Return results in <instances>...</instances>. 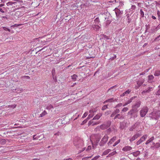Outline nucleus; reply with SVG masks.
I'll list each match as a JSON object with an SVG mask.
<instances>
[{
  "instance_id": "obj_43",
  "label": "nucleus",
  "mask_w": 160,
  "mask_h": 160,
  "mask_svg": "<svg viewBox=\"0 0 160 160\" xmlns=\"http://www.w3.org/2000/svg\"><path fill=\"white\" fill-rule=\"evenodd\" d=\"M94 21L95 22H99V20L98 18H96L95 20Z\"/></svg>"
},
{
  "instance_id": "obj_16",
  "label": "nucleus",
  "mask_w": 160,
  "mask_h": 160,
  "mask_svg": "<svg viewBox=\"0 0 160 160\" xmlns=\"http://www.w3.org/2000/svg\"><path fill=\"white\" fill-rule=\"evenodd\" d=\"M116 87V86L112 87L108 90V91L109 92L110 91H111V92H113L115 91L116 90V89H115Z\"/></svg>"
},
{
  "instance_id": "obj_11",
  "label": "nucleus",
  "mask_w": 160,
  "mask_h": 160,
  "mask_svg": "<svg viewBox=\"0 0 160 160\" xmlns=\"http://www.w3.org/2000/svg\"><path fill=\"white\" fill-rule=\"evenodd\" d=\"M116 101V99H114L113 98H111L105 101L103 103L105 104L106 102L112 103Z\"/></svg>"
},
{
  "instance_id": "obj_39",
  "label": "nucleus",
  "mask_w": 160,
  "mask_h": 160,
  "mask_svg": "<svg viewBox=\"0 0 160 160\" xmlns=\"http://www.w3.org/2000/svg\"><path fill=\"white\" fill-rule=\"evenodd\" d=\"M140 12H141V16L142 17H143L144 15L143 12L142 11V10H140Z\"/></svg>"
},
{
  "instance_id": "obj_53",
  "label": "nucleus",
  "mask_w": 160,
  "mask_h": 160,
  "mask_svg": "<svg viewBox=\"0 0 160 160\" xmlns=\"http://www.w3.org/2000/svg\"><path fill=\"white\" fill-rule=\"evenodd\" d=\"M59 135V132H58V133H56L54 134L55 135Z\"/></svg>"
},
{
  "instance_id": "obj_37",
  "label": "nucleus",
  "mask_w": 160,
  "mask_h": 160,
  "mask_svg": "<svg viewBox=\"0 0 160 160\" xmlns=\"http://www.w3.org/2000/svg\"><path fill=\"white\" fill-rule=\"evenodd\" d=\"M92 148V147L91 146H89L86 149V151H89Z\"/></svg>"
},
{
  "instance_id": "obj_32",
  "label": "nucleus",
  "mask_w": 160,
  "mask_h": 160,
  "mask_svg": "<svg viewBox=\"0 0 160 160\" xmlns=\"http://www.w3.org/2000/svg\"><path fill=\"white\" fill-rule=\"evenodd\" d=\"M100 156L99 155L95 157H94L91 160H97L98 158H99Z\"/></svg>"
},
{
  "instance_id": "obj_6",
  "label": "nucleus",
  "mask_w": 160,
  "mask_h": 160,
  "mask_svg": "<svg viewBox=\"0 0 160 160\" xmlns=\"http://www.w3.org/2000/svg\"><path fill=\"white\" fill-rule=\"evenodd\" d=\"M22 12L20 11H17L15 13L14 15L12 16L14 17V18H18L22 16Z\"/></svg>"
},
{
  "instance_id": "obj_8",
  "label": "nucleus",
  "mask_w": 160,
  "mask_h": 160,
  "mask_svg": "<svg viewBox=\"0 0 160 160\" xmlns=\"http://www.w3.org/2000/svg\"><path fill=\"white\" fill-rule=\"evenodd\" d=\"M132 149V148L129 146H126L123 148L122 150L125 152H128L130 151Z\"/></svg>"
},
{
  "instance_id": "obj_46",
  "label": "nucleus",
  "mask_w": 160,
  "mask_h": 160,
  "mask_svg": "<svg viewBox=\"0 0 160 160\" xmlns=\"http://www.w3.org/2000/svg\"><path fill=\"white\" fill-rule=\"evenodd\" d=\"M22 78H26L28 79H29L30 78V77L28 76H24L22 77Z\"/></svg>"
},
{
  "instance_id": "obj_31",
  "label": "nucleus",
  "mask_w": 160,
  "mask_h": 160,
  "mask_svg": "<svg viewBox=\"0 0 160 160\" xmlns=\"http://www.w3.org/2000/svg\"><path fill=\"white\" fill-rule=\"evenodd\" d=\"M23 25V24H15L13 25H12V26H11V28H12L14 27H18L19 26H21Z\"/></svg>"
},
{
  "instance_id": "obj_63",
  "label": "nucleus",
  "mask_w": 160,
  "mask_h": 160,
  "mask_svg": "<svg viewBox=\"0 0 160 160\" xmlns=\"http://www.w3.org/2000/svg\"><path fill=\"white\" fill-rule=\"evenodd\" d=\"M120 160H126L125 158H122Z\"/></svg>"
},
{
  "instance_id": "obj_45",
  "label": "nucleus",
  "mask_w": 160,
  "mask_h": 160,
  "mask_svg": "<svg viewBox=\"0 0 160 160\" xmlns=\"http://www.w3.org/2000/svg\"><path fill=\"white\" fill-rule=\"evenodd\" d=\"M120 139H119L116 142L114 143L116 145H117L120 142Z\"/></svg>"
},
{
  "instance_id": "obj_44",
  "label": "nucleus",
  "mask_w": 160,
  "mask_h": 160,
  "mask_svg": "<svg viewBox=\"0 0 160 160\" xmlns=\"http://www.w3.org/2000/svg\"><path fill=\"white\" fill-rule=\"evenodd\" d=\"M154 137L153 136L151 138H150L149 140L151 142L154 139Z\"/></svg>"
},
{
  "instance_id": "obj_17",
  "label": "nucleus",
  "mask_w": 160,
  "mask_h": 160,
  "mask_svg": "<svg viewBox=\"0 0 160 160\" xmlns=\"http://www.w3.org/2000/svg\"><path fill=\"white\" fill-rule=\"evenodd\" d=\"M136 97H132V98H131L129 100H128L125 103V104L124 105V106H125V105H127V104L130 103L131 102L132 100L135 98Z\"/></svg>"
},
{
  "instance_id": "obj_42",
  "label": "nucleus",
  "mask_w": 160,
  "mask_h": 160,
  "mask_svg": "<svg viewBox=\"0 0 160 160\" xmlns=\"http://www.w3.org/2000/svg\"><path fill=\"white\" fill-rule=\"evenodd\" d=\"M3 28L4 30L8 31L9 32L10 31V30L9 29L5 27H3Z\"/></svg>"
},
{
  "instance_id": "obj_41",
  "label": "nucleus",
  "mask_w": 160,
  "mask_h": 160,
  "mask_svg": "<svg viewBox=\"0 0 160 160\" xmlns=\"http://www.w3.org/2000/svg\"><path fill=\"white\" fill-rule=\"evenodd\" d=\"M135 128V126H132V127H130L129 128V130L130 131H133V129Z\"/></svg>"
},
{
  "instance_id": "obj_9",
  "label": "nucleus",
  "mask_w": 160,
  "mask_h": 160,
  "mask_svg": "<svg viewBox=\"0 0 160 160\" xmlns=\"http://www.w3.org/2000/svg\"><path fill=\"white\" fill-rule=\"evenodd\" d=\"M116 137H112L110 140L109 142L108 143V144L109 145L112 144V142H114L116 140Z\"/></svg>"
},
{
  "instance_id": "obj_30",
  "label": "nucleus",
  "mask_w": 160,
  "mask_h": 160,
  "mask_svg": "<svg viewBox=\"0 0 160 160\" xmlns=\"http://www.w3.org/2000/svg\"><path fill=\"white\" fill-rule=\"evenodd\" d=\"M39 138V136H36V135H34L33 136V139L34 140H36L38 139Z\"/></svg>"
},
{
  "instance_id": "obj_49",
  "label": "nucleus",
  "mask_w": 160,
  "mask_h": 160,
  "mask_svg": "<svg viewBox=\"0 0 160 160\" xmlns=\"http://www.w3.org/2000/svg\"><path fill=\"white\" fill-rule=\"evenodd\" d=\"M126 95V94H125V92L123 93L122 94L120 95L121 97H123Z\"/></svg>"
},
{
  "instance_id": "obj_36",
  "label": "nucleus",
  "mask_w": 160,
  "mask_h": 160,
  "mask_svg": "<svg viewBox=\"0 0 160 160\" xmlns=\"http://www.w3.org/2000/svg\"><path fill=\"white\" fill-rule=\"evenodd\" d=\"M121 116L119 114H118L114 118V119L116 118H117L120 119L121 118Z\"/></svg>"
},
{
  "instance_id": "obj_10",
  "label": "nucleus",
  "mask_w": 160,
  "mask_h": 160,
  "mask_svg": "<svg viewBox=\"0 0 160 160\" xmlns=\"http://www.w3.org/2000/svg\"><path fill=\"white\" fill-rule=\"evenodd\" d=\"M93 119H92V120H90V121H89L88 122V125H92V126H94V125H95L98 124L99 123V122H94L93 121Z\"/></svg>"
},
{
  "instance_id": "obj_18",
  "label": "nucleus",
  "mask_w": 160,
  "mask_h": 160,
  "mask_svg": "<svg viewBox=\"0 0 160 160\" xmlns=\"http://www.w3.org/2000/svg\"><path fill=\"white\" fill-rule=\"evenodd\" d=\"M140 105V103L138 102L136 103L135 105L133 106V108L134 109H136L137 108L139 107Z\"/></svg>"
},
{
  "instance_id": "obj_19",
  "label": "nucleus",
  "mask_w": 160,
  "mask_h": 160,
  "mask_svg": "<svg viewBox=\"0 0 160 160\" xmlns=\"http://www.w3.org/2000/svg\"><path fill=\"white\" fill-rule=\"evenodd\" d=\"M110 151H111L110 149H108L107 150L105 151L104 152H103V153H102V155H105L108 154Z\"/></svg>"
},
{
  "instance_id": "obj_48",
  "label": "nucleus",
  "mask_w": 160,
  "mask_h": 160,
  "mask_svg": "<svg viewBox=\"0 0 160 160\" xmlns=\"http://www.w3.org/2000/svg\"><path fill=\"white\" fill-rule=\"evenodd\" d=\"M150 142H151L149 141V140H147L146 141L145 144L146 145H147V144H148V143H149Z\"/></svg>"
},
{
  "instance_id": "obj_58",
  "label": "nucleus",
  "mask_w": 160,
  "mask_h": 160,
  "mask_svg": "<svg viewBox=\"0 0 160 160\" xmlns=\"http://www.w3.org/2000/svg\"><path fill=\"white\" fill-rule=\"evenodd\" d=\"M85 148H84L83 149H82V151H81L80 152H82L83 151H84V150H85Z\"/></svg>"
},
{
  "instance_id": "obj_62",
  "label": "nucleus",
  "mask_w": 160,
  "mask_h": 160,
  "mask_svg": "<svg viewBox=\"0 0 160 160\" xmlns=\"http://www.w3.org/2000/svg\"><path fill=\"white\" fill-rule=\"evenodd\" d=\"M116 145L114 143V144L113 145V147H115L116 146Z\"/></svg>"
},
{
  "instance_id": "obj_50",
  "label": "nucleus",
  "mask_w": 160,
  "mask_h": 160,
  "mask_svg": "<svg viewBox=\"0 0 160 160\" xmlns=\"http://www.w3.org/2000/svg\"><path fill=\"white\" fill-rule=\"evenodd\" d=\"M157 14L158 15L159 18L160 17V12L158 11L157 12Z\"/></svg>"
},
{
  "instance_id": "obj_1",
  "label": "nucleus",
  "mask_w": 160,
  "mask_h": 160,
  "mask_svg": "<svg viewBox=\"0 0 160 160\" xmlns=\"http://www.w3.org/2000/svg\"><path fill=\"white\" fill-rule=\"evenodd\" d=\"M108 139V137L107 135H105L102 138L99 143V145L101 146H103L107 142Z\"/></svg>"
},
{
  "instance_id": "obj_3",
  "label": "nucleus",
  "mask_w": 160,
  "mask_h": 160,
  "mask_svg": "<svg viewBox=\"0 0 160 160\" xmlns=\"http://www.w3.org/2000/svg\"><path fill=\"white\" fill-rule=\"evenodd\" d=\"M151 117L152 118H154L155 119H157L159 117V115L158 112L157 111H153L151 114Z\"/></svg>"
},
{
  "instance_id": "obj_20",
  "label": "nucleus",
  "mask_w": 160,
  "mask_h": 160,
  "mask_svg": "<svg viewBox=\"0 0 160 160\" xmlns=\"http://www.w3.org/2000/svg\"><path fill=\"white\" fill-rule=\"evenodd\" d=\"M77 77L78 76L75 74H73L71 76L72 79L74 81H75L76 80Z\"/></svg>"
},
{
  "instance_id": "obj_52",
  "label": "nucleus",
  "mask_w": 160,
  "mask_h": 160,
  "mask_svg": "<svg viewBox=\"0 0 160 160\" xmlns=\"http://www.w3.org/2000/svg\"><path fill=\"white\" fill-rule=\"evenodd\" d=\"M152 18H153V19H156V18L153 15L152 16Z\"/></svg>"
},
{
  "instance_id": "obj_61",
  "label": "nucleus",
  "mask_w": 160,
  "mask_h": 160,
  "mask_svg": "<svg viewBox=\"0 0 160 160\" xmlns=\"http://www.w3.org/2000/svg\"><path fill=\"white\" fill-rule=\"evenodd\" d=\"M6 0H2V2H5L6 1Z\"/></svg>"
},
{
  "instance_id": "obj_64",
  "label": "nucleus",
  "mask_w": 160,
  "mask_h": 160,
  "mask_svg": "<svg viewBox=\"0 0 160 160\" xmlns=\"http://www.w3.org/2000/svg\"><path fill=\"white\" fill-rule=\"evenodd\" d=\"M136 160H140V159L139 158H138Z\"/></svg>"
},
{
  "instance_id": "obj_28",
  "label": "nucleus",
  "mask_w": 160,
  "mask_h": 160,
  "mask_svg": "<svg viewBox=\"0 0 160 160\" xmlns=\"http://www.w3.org/2000/svg\"><path fill=\"white\" fill-rule=\"evenodd\" d=\"M103 38H104V39L106 40L111 39V38H110V37L107 36L105 35H103Z\"/></svg>"
},
{
  "instance_id": "obj_27",
  "label": "nucleus",
  "mask_w": 160,
  "mask_h": 160,
  "mask_svg": "<svg viewBox=\"0 0 160 160\" xmlns=\"http://www.w3.org/2000/svg\"><path fill=\"white\" fill-rule=\"evenodd\" d=\"M154 147L156 148H159L160 147V143L158 142L156 143L154 145Z\"/></svg>"
},
{
  "instance_id": "obj_7",
  "label": "nucleus",
  "mask_w": 160,
  "mask_h": 160,
  "mask_svg": "<svg viewBox=\"0 0 160 160\" xmlns=\"http://www.w3.org/2000/svg\"><path fill=\"white\" fill-rule=\"evenodd\" d=\"M18 4V2H14L12 3L11 2V5L12 7V8H13V9H11L12 10H14L15 9H17L18 8V7H17V5Z\"/></svg>"
},
{
  "instance_id": "obj_40",
  "label": "nucleus",
  "mask_w": 160,
  "mask_h": 160,
  "mask_svg": "<svg viewBox=\"0 0 160 160\" xmlns=\"http://www.w3.org/2000/svg\"><path fill=\"white\" fill-rule=\"evenodd\" d=\"M21 85H20V86H18V85H17V84H15L14 85V86H15V87L16 88V89H18L19 88H21L20 86H21Z\"/></svg>"
},
{
  "instance_id": "obj_13",
  "label": "nucleus",
  "mask_w": 160,
  "mask_h": 160,
  "mask_svg": "<svg viewBox=\"0 0 160 160\" xmlns=\"http://www.w3.org/2000/svg\"><path fill=\"white\" fill-rule=\"evenodd\" d=\"M147 113V111H140V114L142 117H144Z\"/></svg>"
},
{
  "instance_id": "obj_51",
  "label": "nucleus",
  "mask_w": 160,
  "mask_h": 160,
  "mask_svg": "<svg viewBox=\"0 0 160 160\" xmlns=\"http://www.w3.org/2000/svg\"><path fill=\"white\" fill-rule=\"evenodd\" d=\"M72 160V159L71 158H65L63 160Z\"/></svg>"
},
{
  "instance_id": "obj_2",
  "label": "nucleus",
  "mask_w": 160,
  "mask_h": 160,
  "mask_svg": "<svg viewBox=\"0 0 160 160\" xmlns=\"http://www.w3.org/2000/svg\"><path fill=\"white\" fill-rule=\"evenodd\" d=\"M141 134L139 133H137L134 135H133L132 137H131L129 138V141L131 142L135 140H136L137 138L138 137H139L141 136Z\"/></svg>"
},
{
  "instance_id": "obj_21",
  "label": "nucleus",
  "mask_w": 160,
  "mask_h": 160,
  "mask_svg": "<svg viewBox=\"0 0 160 160\" xmlns=\"http://www.w3.org/2000/svg\"><path fill=\"white\" fill-rule=\"evenodd\" d=\"M152 89V88L151 87H149V88L148 90H145L143 91L142 92V93H145V92H148L151 91V89Z\"/></svg>"
},
{
  "instance_id": "obj_59",
  "label": "nucleus",
  "mask_w": 160,
  "mask_h": 160,
  "mask_svg": "<svg viewBox=\"0 0 160 160\" xmlns=\"http://www.w3.org/2000/svg\"><path fill=\"white\" fill-rule=\"evenodd\" d=\"M116 55H115L113 58V59H114L115 58H116Z\"/></svg>"
},
{
  "instance_id": "obj_15",
  "label": "nucleus",
  "mask_w": 160,
  "mask_h": 160,
  "mask_svg": "<svg viewBox=\"0 0 160 160\" xmlns=\"http://www.w3.org/2000/svg\"><path fill=\"white\" fill-rule=\"evenodd\" d=\"M102 116V114L101 113H99L96 115L93 118V120L98 119L100 117Z\"/></svg>"
},
{
  "instance_id": "obj_5",
  "label": "nucleus",
  "mask_w": 160,
  "mask_h": 160,
  "mask_svg": "<svg viewBox=\"0 0 160 160\" xmlns=\"http://www.w3.org/2000/svg\"><path fill=\"white\" fill-rule=\"evenodd\" d=\"M11 90L12 91L15 92L20 93L22 92L23 89L21 87L19 88L18 89H16V88L14 86H13L12 87Z\"/></svg>"
},
{
  "instance_id": "obj_54",
  "label": "nucleus",
  "mask_w": 160,
  "mask_h": 160,
  "mask_svg": "<svg viewBox=\"0 0 160 160\" xmlns=\"http://www.w3.org/2000/svg\"><path fill=\"white\" fill-rule=\"evenodd\" d=\"M0 11L2 12H3L4 11L2 8H0Z\"/></svg>"
},
{
  "instance_id": "obj_56",
  "label": "nucleus",
  "mask_w": 160,
  "mask_h": 160,
  "mask_svg": "<svg viewBox=\"0 0 160 160\" xmlns=\"http://www.w3.org/2000/svg\"><path fill=\"white\" fill-rule=\"evenodd\" d=\"M145 74V73L144 72H143L142 73H141L140 74V75H144Z\"/></svg>"
},
{
  "instance_id": "obj_12",
  "label": "nucleus",
  "mask_w": 160,
  "mask_h": 160,
  "mask_svg": "<svg viewBox=\"0 0 160 160\" xmlns=\"http://www.w3.org/2000/svg\"><path fill=\"white\" fill-rule=\"evenodd\" d=\"M144 81L143 80L138 81L137 82V84L138 85V87H135L136 89H137L141 86L143 83Z\"/></svg>"
},
{
  "instance_id": "obj_47",
  "label": "nucleus",
  "mask_w": 160,
  "mask_h": 160,
  "mask_svg": "<svg viewBox=\"0 0 160 160\" xmlns=\"http://www.w3.org/2000/svg\"><path fill=\"white\" fill-rule=\"evenodd\" d=\"M88 115V114H87V113L86 112H85L84 114L83 115V116H82L83 117H86L87 116V115Z\"/></svg>"
},
{
  "instance_id": "obj_14",
  "label": "nucleus",
  "mask_w": 160,
  "mask_h": 160,
  "mask_svg": "<svg viewBox=\"0 0 160 160\" xmlns=\"http://www.w3.org/2000/svg\"><path fill=\"white\" fill-rule=\"evenodd\" d=\"M89 113H90L88 115V118L89 119L91 118H92L94 115L93 114L94 112L93 111H89Z\"/></svg>"
},
{
  "instance_id": "obj_34",
  "label": "nucleus",
  "mask_w": 160,
  "mask_h": 160,
  "mask_svg": "<svg viewBox=\"0 0 160 160\" xmlns=\"http://www.w3.org/2000/svg\"><path fill=\"white\" fill-rule=\"evenodd\" d=\"M160 89L157 91L156 94V95H160V85L159 86Z\"/></svg>"
},
{
  "instance_id": "obj_60",
  "label": "nucleus",
  "mask_w": 160,
  "mask_h": 160,
  "mask_svg": "<svg viewBox=\"0 0 160 160\" xmlns=\"http://www.w3.org/2000/svg\"><path fill=\"white\" fill-rule=\"evenodd\" d=\"M32 160H39V159H37V158H34Z\"/></svg>"
},
{
  "instance_id": "obj_23",
  "label": "nucleus",
  "mask_w": 160,
  "mask_h": 160,
  "mask_svg": "<svg viewBox=\"0 0 160 160\" xmlns=\"http://www.w3.org/2000/svg\"><path fill=\"white\" fill-rule=\"evenodd\" d=\"M100 128L102 129H104L107 128V127L105 124H102L100 126Z\"/></svg>"
},
{
  "instance_id": "obj_22",
  "label": "nucleus",
  "mask_w": 160,
  "mask_h": 160,
  "mask_svg": "<svg viewBox=\"0 0 160 160\" xmlns=\"http://www.w3.org/2000/svg\"><path fill=\"white\" fill-rule=\"evenodd\" d=\"M148 77V80L151 82L152 81L153 79V78H154V77L152 75H149Z\"/></svg>"
},
{
  "instance_id": "obj_26",
  "label": "nucleus",
  "mask_w": 160,
  "mask_h": 160,
  "mask_svg": "<svg viewBox=\"0 0 160 160\" xmlns=\"http://www.w3.org/2000/svg\"><path fill=\"white\" fill-rule=\"evenodd\" d=\"M93 27L97 30H98L100 28V27L98 25H94Z\"/></svg>"
},
{
  "instance_id": "obj_24",
  "label": "nucleus",
  "mask_w": 160,
  "mask_h": 160,
  "mask_svg": "<svg viewBox=\"0 0 160 160\" xmlns=\"http://www.w3.org/2000/svg\"><path fill=\"white\" fill-rule=\"evenodd\" d=\"M140 152L139 151H137L134 152L133 153V155L135 157L137 156L138 155L140 154Z\"/></svg>"
},
{
  "instance_id": "obj_4",
  "label": "nucleus",
  "mask_w": 160,
  "mask_h": 160,
  "mask_svg": "<svg viewBox=\"0 0 160 160\" xmlns=\"http://www.w3.org/2000/svg\"><path fill=\"white\" fill-rule=\"evenodd\" d=\"M148 137V135L147 134L144 135L142 136L141 138L138 140L136 144L138 145L140 144L141 142L144 141L145 139Z\"/></svg>"
},
{
  "instance_id": "obj_55",
  "label": "nucleus",
  "mask_w": 160,
  "mask_h": 160,
  "mask_svg": "<svg viewBox=\"0 0 160 160\" xmlns=\"http://www.w3.org/2000/svg\"><path fill=\"white\" fill-rule=\"evenodd\" d=\"M4 5V4H0V7H2Z\"/></svg>"
},
{
  "instance_id": "obj_57",
  "label": "nucleus",
  "mask_w": 160,
  "mask_h": 160,
  "mask_svg": "<svg viewBox=\"0 0 160 160\" xmlns=\"http://www.w3.org/2000/svg\"><path fill=\"white\" fill-rule=\"evenodd\" d=\"M15 107H16V105H13L11 107H12L13 108H14Z\"/></svg>"
},
{
  "instance_id": "obj_29",
  "label": "nucleus",
  "mask_w": 160,
  "mask_h": 160,
  "mask_svg": "<svg viewBox=\"0 0 160 160\" xmlns=\"http://www.w3.org/2000/svg\"><path fill=\"white\" fill-rule=\"evenodd\" d=\"M160 75V71H156L154 74L155 76H158Z\"/></svg>"
},
{
  "instance_id": "obj_38",
  "label": "nucleus",
  "mask_w": 160,
  "mask_h": 160,
  "mask_svg": "<svg viewBox=\"0 0 160 160\" xmlns=\"http://www.w3.org/2000/svg\"><path fill=\"white\" fill-rule=\"evenodd\" d=\"M53 109V107L51 105H49L48 107L47 108V109Z\"/></svg>"
},
{
  "instance_id": "obj_25",
  "label": "nucleus",
  "mask_w": 160,
  "mask_h": 160,
  "mask_svg": "<svg viewBox=\"0 0 160 160\" xmlns=\"http://www.w3.org/2000/svg\"><path fill=\"white\" fill-rule=\"evenodd\" d=\"M47 114V112L45 111H44L42 112V113L41 114H40V117H42L44 116L45 115Z\"/></svg>"
},
{
  "instance_id": "obj_33",
  "label": "nucleus",
  "mask_w": 160,
  "mask_h": 160,
  "mask_svg": "<svg viewBox=\"0 0 160 160\" xmlns=\"http://www.w3.org/2000/svg\"><path fill=\"white\" fill-rule=\"evenodd\" d=\"M131 91L130 89H128L126 92H125V94H126V95L129 94Z\"/></svg>"
},
{
  "instance_id": "obj_35",
  "label": "nucleus",
  "mask_w": 160,
  "mask_h": 160,
  "mask_svg": "<svg viewBox=\"0 0 160 160\" xmlns=\"http://www.w3.org/2000/svg\"><path fill=\"white\" fill-rule=\"evenodd\" d=\"M108 108V105H104L102 107V110H105Z\"/></svg>"
}]
</instances>
